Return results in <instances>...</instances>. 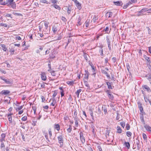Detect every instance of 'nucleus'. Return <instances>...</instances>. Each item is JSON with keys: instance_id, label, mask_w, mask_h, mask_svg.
<instances>
[{"instance_id": "obj_1", "label": "nucleus", "mask_w": 151, "mask_h": 151, "mask_svg": "<svg viewBox=\"0 0 151 151\" xmlns=\"http://www.w3.org/2000/svg\"><path fill=\"white\" fill-rule=\"evenodd\" d=\"M59 143L60 145V147H62L63 145V136L62 135H59L58 137Z\"/></svg>"}, {"instance_id": "obj_2", "label": "nucleus", "mask_w": 151, "mask_h": 151, "mask_svg": "<svg viewBox=\"0 0 151 151\" xmlns=\"http://www.w3.org/2000/svg\"><path fill=\"white\" fill-rule=\"evenodd\" d=\"M79 134L81 141L83 144L85 142V138L82 132H80Z\"/></svg>"}, {"instance_id": "obj_3", "label": "nucleus", "mask_w": 151, "mask_h": 151, "mask_svg": "<svg viewBox=\"0 0 151 151\" xmlns=\"http://www.w3.org/2000/svg\"><path fill=\"white\" fill-rule=\"evenodd\" d=\"M13 115V113H8L7 114V116L10 123L11 124L12 122V115Z\"/></svg>"}, {"instance_id": "obj_4", "label": "nucleus", "mask_w": 151, "mask_h": 151, "mask_svg": "<svg viewBox=\"0 0 151 151\" xmlns=\"http://www.w3.org/2000/svg\"><path fill=\"white\" fill-rule=\"evenodd\" d=\"M10 93V91L8 90H4L0 92V94L2 95H6Z\"/></svg>"}, {"instance_id": "obj_5", "label": "nucleus", "mask_w": 151, "mask_h": 151, "mask_svg": "<svg viewBox=\"0 0 151 151\" xmlns=\"http://www.w3.org/2000/svg\"><path fill=\"white\" fill-rule=\"evenodd\" d=\"M41 78L42 80L43 81H45L47 79V77L46 76L45 73L44 72H42L41 74Z\"/></svg>"}, {"instance_id": "obj_6", "label": "nucleus", "mask_w": 151, "mask_h": 151, "mask_svg": "<svg viewBox=\"0 0 151 151\" xmlns=\"http://www.w3.org/2000/svg\"><path fill=\"white\" fill-rule=\"evenodd\" d=\"M75 4L78 9L80 10L81 9V4L77 0L75 2Z\"/></svg>"}, {"instance_id": "obj_7", "label": "nucleus", "mask_w": 151, "mask_h": 151, "mask_svg": "<svg viewBox=\"0 0 151 151\" xmlns=\"http://www.w3.org/2000/svg\"><path fill=\"white\" fill-rule=\"evenodd\" d=\"M74 119L75 120V123L76 125V127H78V118L77 117V114H76V115L74 117Z\"/></svg>"}, {"instance_id": "obj_8", "label": "nucleus", "mask_w": 151, "mask_h": 151, "mask_svg": "<svg viewBox=\"0 0 151 151\" xmlns=\"http://www.w3.org/2000/svg\"><path fill=\"white\" fill-rule=\"evenodd\" d=\"M101 72L103 74L105 75L108 78L110 79V75L104 69H101Z\"/></svg>"}, {"instance_id": "obj_9", "label": "nucleus", "mask_w": 151, "mask_h": 151, "mask_svg": "<svg viewBox=\"0 0 151 151\" xmlns=\"http://www.w3.org/2000/svg\"><path fill=\"white\" fill-rule=\"evenodd\" d=\"M113 3L115 5L118 6H120L123 4V3L122 1H114Z\"/></svg>"}, {"instance_id": "obj_10", "label": "nucleus", "mask_w": 151, "mask_h": 151, "mask_svg": "<svg viewBox=\"0 0 151 151\" xmlns=\"http://www.w3.org/2000/svg\"><path fill=\"white\" fill-rule=\"evenodd\" d=\"M4 81L6 84L9 85H11L12 84V81L8 79H5L4 80Z\"/></svg>"}, {"instance_id": "obj_11", "label": "nucleus", "mask_w": 151, "mask_h": 151, "mask_svg": "<svg viewBox=\"0 0 151 151\" xmlns=\"http://www.w3.org/2000/svg\"><path fill=\"white\" fill-rule=\"evenodd\" d=\"M113 13L112 12H107L106 14V17L108 18L111 17Z\"/></svg>"}, {"instance_id": "obj_12", "label": "nucleus", "mask_w": 151, "mask_h": 151, "mask_svg": "<svg viewBox=\"0 0 151 151\" xmlns=\"http://www.w3.org/2000/svg\"><path fill=\"white\" fill-rule=\"evenodd\" d=\"M142 87L144 88H145L148 92H151L150 89L147 85H145L144 86H143Z\"/></svg>"}, {"instance_id": "obj_13", "label": "nucleus", "mask_w": 151, "mask_h": 151, "mask_svg": "<svg viewBox=\"0 0 151 151\" xmlns=\"http://www.w3.org/2000/svg\"><path fill=\"white\" fill-rule=\"evenodd\" d=\"M7 1L3 2L1 4L4 5L6 4L9 2V4L13 2L14 0H6Z\"/></svg>"}, {"instance_id": "obj_14", "label": "nucleus", "mask_w": 151, "mask_h": 151, "mask_svg": "<svg viewBox=\"0 0 151 151\" xmlns=\"http://www.w3.org/2000/svg\"><path fill=\"white\" fill-rule=\"evenodd\" d=\"M65 10H67V12L68 14H70V13L71 12V8L70 6H69L68 7L67 6H66L65 7Z\"/></svg>"}, {"instance_id": "obj_15", "label": "nucleus", "mask_w": 151, "mask_h": 151, "mask_svg": "<svg viewBox=\"0 0 151 151\" xmlns=\"http://www.w3.org/2000/svg\"><path fill=\"white\" fill-rule=\"evenodd\" d=\"M148 11V8H144L142 9L140 11L138 12L139 13H141L142 12H146Z\"/></svg>"}, {"instance_id": "obj_16", "label": "nucleus", "mask_w": 151, "mask_h": 151, "mask_svg": "<svg viewBox=\"0 0 151 151\" xmlns=\"http://www.w3.org/2000/svg\"><path fill=\"white\" fill-rule=\"evenodd\" d=\"M54 128L58 131L60 129V126L58 124H55L54 125Z\"/></svg>"}, {"instance_id": "obj_17", "label": "nucleus", "mask_w": 151, "mask_h": 151, "mask_svg": "<svg viewBox=\"0 0 151 151\" xmlns=\"http://www.w3.org/2000/svg\"><path fill=\"white\" fill-rule=\"evenodd\" d=\"M124 145L128 149H129L130 148V144L129 142H125Z\"/></svg>"}, {"instance_id": "obj_18", "label": "nucleus", "mask_w": 151, "mask_h": 151, "mask_svg": "<svg viewBox=\"0 0 151 151\" xmlns=\"http://www.w3.org/2000/svg\"><path fill=\"white\" fill-rule=\"evenodd\" d=\"M81 17L79 16L78 18V20L77 22V25L78 26H80L82 24V22H81Z\"/></svg>"}, {"instance_id": "obj_19", "label": "nucleus", "mask_w": 151, "mask_h": 151, "mask_svg": "<svg viewBox=\"0 0 151 151\" xmlns=\"http://www.w3.org/2000/svg\"><path fill=\"white\" fill-rule=\"evenodd\" d=\"M1 47L2 49L4 51L6 52L7 50V48L6 47V45H1Z\"/></svg>"}, {"instance_id": "obj_20", "label": "nucleus", "mask_w": 151, "mask_h": 151, "mask_svg": "<svg viewBox=\"0 0 151 151\" xmlns=\"http://www.w3.org/2000/svg\"><path fill=\"white\" fill-rule=\"evenodd\" d=\"M106 84L108 86V88L109 89H112V86L111 85V83L109 82H106Z\"/></svg>"}, {"instance_id": "obj_21", "label": "nucleus", "mask_w": 151, "mask_h": 151, "mask_svg": "<svg viewBox=\"0 0 151 151\" xmlns=\"http://www.w3.org/2000/svg\"><path fill=\"white\" fill-rule=\"evenodd\" d=\"M89 75H87L86 74H84V76L83 78L84 81H87L88 78V76Z\"/></svg>"}, {"instance_id": "obj_22", "label": "nucleus", "mask_w": 151, "mask_h": 151, "mask_svg": "<svg viewBox=\"0 0 151 151\" xmlns=\"http://www.w3.org/2000/svg\"><path fill=\"white\" fill-rule=\"evenodd\" d=\"M40 3H41L44 4H50V3L48 2V1L46 0H40Z\"/></svg>"}, {"instance_id": "obj_23", "label": "nucleus", "mask_w": 151, "mask_h": 151, "mask_svg": "<svg viewBox=\"0 0 151 151\" xmlns=\"http://www.w3.org/2000/svg\"><path fill=\"white\" fill-rule=\"evenodd\" d=\"M67 83L70 86H73L74 84V81H67Z\"/></svg>"}, {"instance_id": "obj_24", "label": "nucleus", "mask_w": 151, "mask_h": 151, "mask_svg": "<svg viewBox=\"0 0 151 151\" xmlns=\"http://www.w3.org/2000/svg\"><path fill=\"white\" fill-rule=\"evenodd\" d=\"M0 148L2 150H4L5 148V145L4 142H1Z\"/></svg>"}, {"instance_id": "obj_25", "label": "nucleus", "mask_w": 151, "mask_h": 151, "mask_svg": "<svg viewBox=\"0 0 151 151\" xmlns=\"http://www.w3.org/2000/svg\"><path fill=\"white\" fill-rule=\"evenodd\" d=\"M52 6L58 10H60L61 9L60 7L58 5H57V4H53Z\"/></svg>"}, {"instance_id": "obj_26", "label": "nucleus", "mask_w": 151, "mask_h": 151, "mask_svg": "<svg viewBox=\"0 0 151 151\" xmlns=\"http://www.w3.org/2000/svg\"><path fill=\"white\" fill-rule=\"evenodd\" d=\"M117 132L119 133H121L122 132V130L120 126H117Z\"/></svg>"}, {"instance_id": "obj_27", "label": "nucleus", "mask_w": 151, "mask_h": 151, "mask_svg": "<svg viewBox=\"0 0 151 151\" xmlns=\"http://www.w3.org/2000/svg\"><path fill=\"white\" fill-rule=\"evenodd\" d=\"M82 89H79L77 90L76 92V94L77 95V97H79V95Z\"/></svg>"}, {"instance_id": "obj_28", "label": "nucleus", "mask_w": 151, "mask_h": 151, "mask_svg": "<svg viewBox=\"0 0 151 151\" xmlns=\"http://www.w3.org/2000/svg\"><path fill=\"white\" fill-rule=\"evenodd\" d=\"M110 37L108 36H107L106 37V42L108 44L111 43V42L110 40Z\"/></svg>"}, {"instance_id": "obj_29", "label": "nucleus", "mask_w": 151, "mask_h": 151, "mask_svg": "<svg viewBox=\"0 0 151 151\" xmlns=\"http://www.w3.org/2000/svg\"><path fill=\"white\" fill-rule=\"evenodd\" d=\"M142 136L144 140L146 141V142H147V136L146 134L145 133H143L142 134Z\"/></svg>"}, {"instance_id": "obj_30", "label": "nucleus", "mask_w": 151, "mask_h": 151, "mask_svg": "<svg viewBox=\"0 0 151 151\" xmlns=\"http://www.w3.org/2000/svg\"><path fill=\"white\" fill-rule=\"evenodd\" d=\"M69 128L67 129V130L68 132L70 133L72 130V127L71 125H69Z\"/></svg>"}, {"instance_id": "obj_31", "label": "nucleus", "mask_w": 151, "mask_h": 151, "mask_svg": "<svg viewBox=\"0 0 151 151\" xmlns=\"http://www.w3.org/2000/svg\"><path fill=\"white\" fill-rule=\"evenodd\" d=\"M140 119H141V121L142 122V123L145 124V122L144 119V116H140Z\"/></svg>"}, {"instance_id": "obj_32", "label": "nucleus", "mask_w": 151, "mask_h": 151, "mask_svg": "<svg viewBox=\"0 0 151 151\" xmlns=\"http://www.w3.org/2000/svg\"><path fill=\"white\" fill-rule=\"evenodd\" d=\"M49 24V22L47 21H45L44 22V25L46 29H47L48 27V24Z\"/></svg>"}, {"instance_id": "obj_33", "label": "nucleus", "mask_w": 151, "mask_h": 151, "mask_svg": "<svg viewBox=\"0 0 151 151\" xmlns=\"http://www.w3.org/2000/svg\"><path fill=\"white\" fill-rule=\"evenodd\" d=\"M9 4L14 9L16 7V4H15L14 2H13V3Z\"/></svg>"}, {"instance_id": "obj_34", "label": "nucleus", "mask_w": 151, "mask_h": 151, "mask_svg": "<svg viewBox=\"0 0 151 151\" xmlns=\"http://www.w3.org/2000/svg\"><path fill=\"white\" fill-rule=\"evenodd\" d=\"M14 51L15 50L14 49L12 48H11L9 50V52L11 53V55H13L14 54Z\"/></svg>"}, {"instance_id": "obj_35", "label": "nucleus", "mask_w": 151, "mask_h": 151, "mask_svg": "<svg viewBox=\"0 0 151 151\" xmlns=\"http://www.w3.org/2000/svg\"><path fill=\"white\" fill-rule=\"evenodd\" d=\"M108 96L109 98L113 100L114 98V96L111 93H109L108 95Z\"/></svg>"}, {"instance_id": "obj_36", "label": "nucleus", "mask_w": 151, "mask_h": 151, "mask_svg": "<svg viewBox=\"0 0 151 151\" xmlns=\"http://www.w3.org/2000/svg\"><path fill=\"white\" fill-rule=\"evenodd\" d=\"M126 134L127 136L128 137H131L132 136V133L129 132V131H128L126 132Z\"/></svg>"}, {"instance_id": "obj_37", "label": "nucleus", "mask_w": 151, "mask_h": 151, "mask_svg": "<svg viewBox=\"0 0 151 151\" xmlns=\"http://www.w3.org/2000/svg\"><path fill=\"white\" fill-rule=\"evenodd\" d=\"M52 31L54 33H55L57 30V27H52Z\"/></svg>"}, {"instance_id": "obj_38", "label": "nucleus", "mask_w": 151, "mask_h": 151, "mask_svg": "<svg viewBox=\"0 0 151 151\" xmlns=\"http://www.w3.org/2000/svg\"><path fill=\"white\" fill-rule=\"evenodd\" d=\"M50 1L53 4H57L58 2L57 0H50Z\"/></svg>"}, {"instance_id": "obj_39", "label": "nucleus", "mask_w": 151, "mask_h": 151, "mask_svg": "<svg viewBox=\"0 0 151 151\" xmlns=\"http://www.w3.org/2000/svg\"><path fill=\"white\" fill-rule=\"evenodd\" d=\"M120 124L121 126L123 127L124 128L125 125V123L124 122H121L120 123Z\"/></svg>"}, {"instance_id": "obj_40", "label": "nucleus", "mask_w": 151, "mask_h": 151, "mask_svg": "<svg viewBox=\"0 0 151 151\" xmlns=\"http://www.w3.org/2000/svg\"><path fill=\"white\" fill-rule=\"evenodd\" d=\"M63 34L62 33H60L58 37L57 40H60L61 39L62 37Z\"/></svg>"}, {"instance_id": "obj_41", "label": "nucleus", "mask_w": 151, "mask_h": 151, "mask_svg": "<svg viewBox=\"0 0 151 151\" xmlns=\"http://www.w3.org/2000/svg\"><path fill=\"white\" fill-rule=\"evenodd\" d=\"M87 55H88L86 53L84 52L83 56L85 59L86 60V61H87L88 60Z\"/></svg>"}, {"instance_id": "obj_42", "label": "nucleus", "mask_w": 151, "mask_h": 151, "mask_svg": "<svg viewBox=\"0 0 151 151\" xmlns=\"http://www.w3.org/2000/svg\"><path fill=\"white\" fill-rule=\"evenodd\" d=\"M89 20H87L86 21L85 23V26L86 27H88L89 25Z\"/></svg>"}, {"instance_id": "obj_43", "label": "nucleus", "mask_w": 151, "mask_h": 151, "mask_svg": "<svg viewBox=\"0 0 151 151\" xmlns=\"http://www.w3.org/2000/svg\"><path fill=\"white\" fill-rule=\"evenodd\" d=\"M13 14L15 15H17L18 16H22V15L21 14L19 13H18L16 12V11H15L13 12Z\"/></svg>"}, {"instance_id": "obj_44", "label": "nucleus", "mask_w": 151, "mask_h": 151, "mask_svg": "<svg viewBox=\"0 0 151 151\" xmlns=\"http://www.w3.org/2000/svg\"><path fill=\"white\" fill-rule=\"evenodd\" d=\"M126 128L127 130H129L130 128V126L129 124L127 123L126 124Z\"/></svg>"}, {"instance_id": "obj_45", "label": "nucleus", "mask_w": 151, "mask_h": 151, "mask_svg": "<svg viewBox=\"0 0 151 151\" xmlns=\"http://www.w3.org/2000/svg\"><path fill=\"white\" fill-rule=\"evenodd\" d=\"M99 52L100 53V55L101 56H103V49L102 48H101L99 50Z\"/></svg>"}, {"instance_id": "obj_46", "label": "nucleus", "mask_w": 151, "mask_h": 151, "mask_svg": "<svg viewBox=\"0 0 151 151\" xmlns=\"http://www.w3.org/2000/svg\"><path fill=\"white\" fill-rule=\"evenodd\" d=\"M23 106H21L17 108H16V110L17 111H18L20 110L23 108Z\"/></svg>"}, {"instance_id": "obj_47", "label": "nucleus", "mask_w": 151, "mask_h": 151, "mask_svg": "<svg viewBox=\"0 0 151 151\" xmlns=\"http://www.w3.org/2000/svg\"><path fill=\"white\" fill-rule=\"evenodd\" d=\"M27 119V117L26 116H24L23 117H22V120L23 121H26Z\"/></svg>"}, {"instance_id": "obj_48", "label": "nucleus", "mask_w": 151, "mask_h": 151, "mask_svg": "<svg viewBox=\"0 0 151 151\" xmlns=\"http://www.w3.org/2000/svg\"><path fill=\"white\" fill-rule=\"evenodd\" d=\"M6 137V134L4 133H2L1 135V138L5 139Z\"/></svg>"}, {"instance_id": "obj_49", "label": "nucleus", "mask_w": 151, "mask_h": 151, "mask_svg": "<svg viewBox=\"0 0 151 151\" xmlns=\"http://www.w3.org/2000/svg\"><path fill=\"white\" fill-rule=\"evenodd\" d=\"M48 132H49V134L50 135V137H51L52 136V132H51V129H49Z\"/></svg>"}, {"instance_id": "obj_50", "label": "nucleus", "mask_w": 151, "mask_h": 151, "mask_svg": "<svg viewBox=\"0 0 151 151\" xmlns=\"http://www.w3.org/2000/svg\"><path fill=\"white\" fill-rule=\"evenodd\" d=\"M61 19L65 22H66L67 21V20L64 17H62Z\"/></svg>"}, {"instance_id": "obj_51", "label": "nucleus", "mask_w": 151, "mask_h": 151, "mask_svg": "<svg viewBox=\"0 0 151 151\" xmlns=\"http://www.w3.org/2000/svg\"><path fill=\"white\" fill-rule=\"evenodd\" d=\"M84 82L86 86L87 87H89V86L88 83L87 81H84Z\"/></svg>"}, {"instance_id": "obj_52", "label": "nucleus", "mask_w": 151, "mask_h": 151, "mask_svg": "<svg viewBox=\"0 0 151 151\" xmlns=\"http://www.w3.org/2000/svg\"><path fill=\"white\" fill-rule=\"evenodd\" d=\"M45 84H46V83L44 82H43L41 84V87L42 88H45Z\"/></svg>"}, {"instance_id": "obj_53", "label": "nucleus", "mask_w": 151, "mask_h": 151, "mask_svg": "<svg viewBox=\"0 0 151 151\" xmlns=\"http://www.w3.org/2000/svg\"><path fill=\"white\" fill-rule=\"evenodd\" d=\"M51 75L53 76H56V74L55 72V71L54 70H52V71L51 72Z\"/></svg>"}, {"instance_id": "obj_54", "label": "nucleus", "mask_w": 151, "mask_h": 151, "mask_svg": "<svg viewBox=\"0 0 151 151\" xmlns=\"http://www.w3.org/2000/svg\"><path fill=\"white\" fill-rule=\"evenodd\" d=\"M57 92L56 91H54V93L52 95V97H55L57 95Z\"/></svg>"}, {"instance_id": "obj_55", "label": "nucleus", "mask_w": 151, "mask_h": 151, "mask_svg": "<svg viewBox=\"0 0 151 151\" xmlns=\"http://www.w3.org/2000/svg\"><path fill=\"white\" fill-rule=\"evenodd\" d=\"M137 104L139 108H141V107H142V104L141 103L138 102Z\"/></svg>"}, {"instance_id": "obj_56", "label": "nucleus", "mask_w": 151, "mask_h": 151, "mask_svg": "<svg viewBox=\"0 0 151 151\" xmlns=\"http://www.w3.org/2000/svg\"><path fill=\"white\" fill-rule=\"evenodd\" d=\"M32 108L34 111V113L35 114L36 111V108L35 107H34L33 106H32Z\"/></svg>"}, {"instance_id": "obj_57", "label": "nucleus", "mask_w": 151, "mask_h": 151, "mask_svg": "<svg viewBox=\"0 0 151 151\" xmlns=\"http://www.w3.org/2000/svg\"><path fill=\"white\" fill-rule=\"evenodd\" d=\"M140 112V114L141 115V116H143L145 114V113L144 111V110H143V111H141Z\"/></svg>"}, {"instance_id": "obj_58", "label": "nucleus", "mask_w": 151, "mask_h": 151, "mask_svg": "<svg viewBox=\"0 0 151 151\" xmlns=\"http://www.w3.org/2000/svg\"><path fill=\"white\" fill-rule=\"evenodd\" d=\"M109 27H106L105 29H104V30L105 31V32H107V33H108L107 32L109 31Z\"/></svg>"}, {"instance_id": "obj_59", "label": "nucleus", "mask_w": 151, "mask_h": 151, "mask_svg": "<svg viewBox=\"0 0 151 151\" xmlns=\"http://www.w3.org/2000/svg\"><path fill=\"white\" fill-rule=\"evenodd\" d=\"M144 99L145 101L146 102H147V101H148L149 102L150 101V100L148 99L147 98V97L146 98L145 96Z\"/></svg>"}, {"instance_id": "obj_60", "label": "nucleus", "mask_w": 151, "mask_h": 151, "mask_svg": "<svg viewBox=\"0 0 151 151\" xmlns=\"http://www.w3.org/2000/svg\"><path fill=\"white\" fill-rule=\"evenodd\" d=\"M98 113L99 114H101V109L99 107H98Z\"/></svg>"}, {"instance_id": "obj_61", "label": "nucleus", "mask_w": 151, "mask_h": 151, "mask_svg": "<svg viewBox=\"0 0 151 151\" xmlns=\"http://www.w3.org/2000/svg\"><path fill=\"white\" fill-rule=\"evenodd\" d=\"M1 25L2 26H4L5 27H7V25L6 24L1 23Z\"/></svg>"}, {"instance_id": "obj_62", "label": "nucleus", "mask_w": 151, "mask_h": 151, "mask_svg": "<svg viewBox=\"0 0 151 151\" xmlns=\"http://www.w3.org/2000/svg\"><path fill=\"white\" fill-rule=\"evenodd\" d=\"M97 147L98 148L99 150V151H103L102 150L101 147L99 145L98 146H97Z\"/></svg>"}, {"instance_id": "obj_63", "label": "nucleus", "mask_w": 151, "mask_h": 151, "mask_svg": "<svg viewBox=\"0 0 151 151\" xmlns=\"http://www.w3.org/2000/svg\"><path fill=\"white\" fill-rule=\"evenodd\" d=\"M112 60L114 63H115L116 61V59L115 57H113L112 58Z\"/></svg>"}, {"instance_id": "obj_64", "label": "nucleus", "mask_w": 151, "mask_h": 151, "mask_svg": "<svg viewBox=\"0 0 151 151\" xmlns=\"http://www.w3.org/2000/svg\"><path fill=\"white\" fill-rule=\"evenodd\" d=\"M16 39L18 40H20L21 39V38L20 36H17L16 37Z\"/></svg>"}]
</instances>
